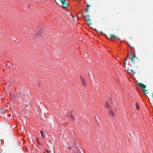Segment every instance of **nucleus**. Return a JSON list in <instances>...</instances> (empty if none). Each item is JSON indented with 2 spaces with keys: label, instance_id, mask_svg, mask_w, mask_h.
Here are the masks:
<instances>
[{
  "label": "nucleus",
  "instance_id": "f257e3e1",
  "mask_svg": "<svg viewBox=\"0 0 153 153\" xmlns=\"http://www.w3.org/2000/svg\"><path fill=\"white\" fill-rule=\"evenodd\" d=\"M60 1L61 2L62 7H66L68 5V3H66L65 0H60Z\"/></svg>",
  "mask_w": 153,
  "mask_h": 153
},
{
  "label": "nucleus",
  "instance_id": "f03ea898",
  "mask_svg": "<svg viewBox=\"0 0 153 153\" xmlns=\"http://www.w3.org/2000/svg\"><path fill=\"white\" fill-rule=\"evenodd\" d=\"M82 16L83 17V19L85 20L88 22H89L90 25H91L92 24L91 23V19L89 18H87L86 17H87V16L86 15L84 16L82 15Z\"/></svg>",
  "mask_w": 153,
  "mask_h": 153
},
{
  "label": "nucleus",
  "instance_id": "7ed1b4c3",
  "mask_svg": "<svg viewBox=\"0 0 153 153\" xmlns=\"http://www.w3.org/2000/svg\"><path fill=\"white\" fill-rule=\"evenodd\" d=\"M109 114L108 115H111L112 117H114L115 116V114L113 111L112 110L111 108L109 109L108 110Z\"/></svg>",
  "mask_w": 153,
  "mask_h": 153
},
{
  "label": "nucleus",
  "instance_id": "20e7f679",
  "mask_svg": "<svg viewBox=\"0 0 153 153\" xmlns=\"http://www.w3.org/2000/svg\"><path fill=\"white\" fill-rule=\"evenodd\" d=\"M138 86L141 88L145 89L146 87V85H144V84L141 83H138Z\"/></svg>",
  "mask_w": 153,
  "mask_h": 153
},
{
  "label": "nucleus",
  "instance_id": "39448f33",
  "mask_svg": "<svg viewBox=\"0 0 153 153\" xmlns=\"http://www.w3.org/2000/svg\"><path fill=\"white\" fill-rule=\"evenodd\" d=\"M73 152L74 153H80V152L77 147L76 146L74 147V150Z\"/></svg>",
  "mask_w": 153,
  "mask_h": 153
},
{
  "label": "nucleus",
  "instance_id": "423d86ee",
  "mask_svg": "<svg viewBox=\"0 0 153 153\" xmlns=\"http://www.w3.org/2000/svg\"><path fill=\"white\" fill-rule=\"evenodd\" d=\"M129 71L130 73L132 72L134 74H135L137 72V71L135 70V69L133 68H131L129 69Z\"/></svg>",
  "mask_w": 153,
  "mask_h": 153
},
{
  "label": "nucleus",
  "instance_id": "0eeeda50",
  "mask_svg": "<svg viewBox=\"0 0 153 153\" xmlns=\"http://www.w3.org/2000/svg\"><path fill=\"white\" fill-rule=\"evenodd\" d=\"M81 79L83 85L85 86H86V84L85 83L86 80L81 77Z\"/></svg>",
  "mask_w": 153,
  "mask_h": 153
},
{
  "label": "nucleus",
  "instance_id": "6e6552de",
  "mask_svg": "<svg viewBox=\"0 0 153 153\" xmlns=\"http://www.w3.org/2000/svg\"><path fill=\"white\" fill-rule=\"evenodd\" d=\"M130 56H131V58L129 59L131 60V62H132L134 61V57L133 56V54L132 53L131 54Z\"/></svg>",
  "mask_w": 153,
  "mask_h": 153
},
{
  "label": "nucleus",
  "instance_id": "1a4fd4ad",
  "mask_svg": "<svg viewBox=\"0 0 153 153\" xmlns=\"http://www.w3.org/2000/svg\"><path fill=\"white\" fill-rule=\"evenodd\" d=\"M105 106L106 108H108L109 109H109L111 108V107L108 104L107 102H106V104L105 105Z\"/></svg>",
  "mask_w": 153,
  "mask_h": 153
},
{
  "label": "nucleus",
  "instance_id": "9d476101",
  "mask_svg": "<svg viewBox=\"0 0 153 153\" xmlns=\"http://www.w3.org/2000/svg\"><path fill=\"white\" fill-rule=\"evenodd\" d=\"M36 33L38 35H40L41 33V31L39 30L36 31Z\"/></svg>",
  "mask_w": 153,
  "mask_h": 153
},
{
  "label": "nucleus",
  "instance_id": "9b49d317",
  "mask_svg": "<svg viewBox=\"0 0 153 153\" xmlns=\"http://www.w3.org/2000/svg\"><path fill=\"white\" fill-rule=\"evenodd\" d=\"M110 37L111 38V39H112V38H116V36H115L114 35H113V34H110Z\"/></svg>",
  "mask_w": 153,
  "mask_h": 153
},
{
  "label": "nucleus",
  "instance_id": "f8f14e48",
  "mask_svg": "<svg viewBox=\"0 0 153 153\" xmlns=\"http://www.w3.org/2000/svg\"><path fill=\"white\" fill-rule=\"evenodd\" d=\"M143 92L145 94H146L148 93V91L147 90L144 89Z\"/></svg>",
  "mask_w": 153,
  "mask_h": 153
},
{
  "label": "nucleus",
  "instance_id": "ddd939ff",
  "mask_svg": "<svg viewBox=\"0 0 153 153\" xmlns=\"http://www.w3.org/2000/svg\"><path fill=\"white\" fill-rule=\"evenodd\" d=\"M136 108L137 109H138L139 108V105L138 103H136Z\"/></svg>",
  "mask_w": 153,
  "mask_h": 153
},
{
  "label": "nucleus",
  "instance_id": "4468645a",
  "mask_svg": "<svg viewBox=\"0 0 153 153\" xmlns=\"http://www.w3.org/2000/svg\"><path fill=\"white\" fill-rule=\"evenodd\" d=\"M90 6L88 4L87 5V7H88L87 8L85 9V11L87 12V10H88V8Z\"/></svg>",
  "mask_w": 153,
  "mask_h": 153
},
{
  "label": "nucleus",
  "instance_id": "2eb2a0df",
  "mask_svg": "<svg viewBox=\"0 0 153 153\" xmlns=\"http://www.w3.org/2000/svg\"><path fill=\"white\" fill-rule=\"evenodd\" d=\"M40 133L41 134V135L42 136V138H43L44 137V135H43V133L42 131H40Z\"/></svg>",
  "mask_w": 153,
  "mask_h": 153
},
{
  "label": "nucleus",
  "instance_id": "dca6fc26",
  "mask_svg": "<svg viewBox=\"0 0 153 153\" xmlns=\"http://www.w3.org/2000/svg\"><path fill=\"white\" fill-rule=\"evenodd\" d=\"M36 139H37V142L39 144H40V143L39 142V139L38 138H37Z\"/></svg>",
  "mask_w": 153,
  "mask_h": 153
},
{
  "label": "nucleus",
  "instance_id": "f3484780",
  "mask_svg": "<svg viewBox=\"0 0 153 153\" xmlns=\"http://www.w3.org/2000/svg\"><path fill=\"white\" fill-rule=\"evenodd\" d=\"M151 99L153 101V94H152V96L151 97Z\"/></svg>",
  "mask_w": 153,
  "mask_h": 153
},
{
  "label": "nucleus",
  "instance_id": "a211bd4d",
  "mask_svg": "<svg viewBox=\"0 0 153 153\" xmlns=\"http://www.w3.org/2000/svg\"><path fill=\"white\" fill-rule=\"evenodd\" d=\"M71 117L73 120H74L75 119L74 117L72 115H71Z\"/></svg>",
  "mask_w": 153,
  "mask_h": 153
},
{
  "label": "nucleus",
  "instance_id": "6ab92c4d",
  "mask_svg": "<svg viewBox=\"0 0 153 153\" xmlns=\"http://www.w3.org/2000/svg\"><path fill=\"white\" fill-rule=\"evenodd\" d=\"M98 33H102V31H99L98 32Z\"/></svg>",
  "mask_w": 153,
  "mask_h": 153
},
{
  "label": "nucleus",
  "instance_id": "aec40b11",
  "mask_svg": "<svg viewBox=\"0 0 153 153\" xmlns=\"http://www.w3.org/2000/svg\"><path fill=\"white\" fill-rule=\"evenodd\" d=\"M107 37L108 39H111V38L110 37Z\"/></svg>",
  "mask_w": 153,
  "mask_h": 153
},
{
  "label": "nucleus",
  "instance_id": "412c9836",
  "mask_svg": "<svg viewBox=\"0 0 153 153\" xmlns=\"http://www.w3.org/2000/svg\"><path fill=\"white\" fill-rule=\"evenodd\" d=\"M71 149V147H69V149Z\"/></svg>",
  "mask_w": 153,
  "mask_h": 153
},
{
  "label": "nucleus",
  "instance_id": "4be33fe9",
  "mask_svg": "<svg viewBox=\"0 0 153 153\" xmlns=\"http://www.w3.org/2000/svg\"><path fill=\"white\" fill-rule=\"evenodd\" d=\"M72 17H73V18L74 19V16H72Z\"/></svg>",
  "mask_w": 153,
  "mask_h": 153
},
{
  "label": "nucleus",
  "instance_id": "5701e85b",
  "mask_svg": "<svg viewBox=\"0 0 153 153\" xmlns=\"http://www.w3.org/2000/svg\"><path fill=\"white\" fill-rule=\"evenodd\" d=\"M126 60H127V58H126Z\"/></svg>",
  "mask_w": 153,
  "mask_h": 153
},
{
  "label": "nucleus",
  "instance_id": "b1692460",
  "mask_svg": "<svg viewBox=\"0 0 153 153\" xmlns=\"http://www.w3.org/2000/svg\"><path fill=\"white\" fill-rule=\"evenodd\" d=\"M1 141V140L0 139V142Z\"/></svg>",
  "mask_w": 153,
  "mask_h": 153
},
{
  "label": "nucleus",
  "instance_id": "393cba45",
  "mask_svg": "<svg viewBox=\"0 0 153 153\" xmlns=\"http://www.w3.org/2000/svg\"><path fill=\"white\" fill-rule=\"evenodd\" d=\"M128 45H129V46H130V45H129V44H128Z\"/></svg>",
  "mask_w": 153,
  "mask_h": 153
},
{
  "label": "nucleus",
  "instance_id": "a878e982",
  "mask_svg": "<svg viewBox=\"0 0 153 153\" xmlns=\"http://www.w3.org/2000/svg\"><path fill=\"white\" fill-rule=\"evenodd\" d=\"M128 45H129V46H130V45H129V44H128Z\"/></svg>",
  "mask_w": 153,
  "mask_h": 153
},
{
  "label": "nucleus",
  "instance_id": "bb28decb",
  "mask_svg": "<svg viewBox=\"0 0 153 153\" xmlns=\"http://www.w3.org/2000/svg\"><path fill=\"white\" fill-rule=\"evenodd\" d=\"M44 153H45V152H44Z\"/></svg>",
  "mask_w": 153,
  "mask_h": 153
}]
</instances>
